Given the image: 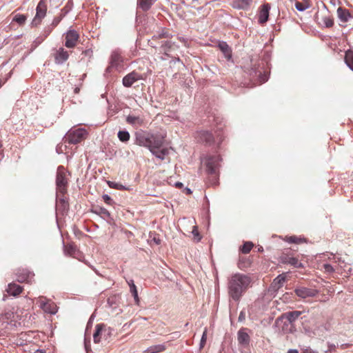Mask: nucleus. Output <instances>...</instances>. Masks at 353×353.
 Listing matches in <instances>:
<instances>
[{"mask_svg":"<svg viewBox=\"0 0 353 353\" xmlns=\"http://www.w3.org/2000/svg\"><path fill=\"white\" fill-rule=\"evenodd\" d=\"M251 278L244 274L236 273L228 279V290L229 296L234 301H239L250 287Z\"/></svg>","mask_w":353,"mask_h":353,"instance_id":"1","label":"nucleus"},{"mask_svg":"<svg viewBox=\"0 0 353 353\" xmlns=\"http://www.w3.org/2000/svg\"><path fill=\"white\" fill-rule=\"evenodd\" d=\"M88 132L83 128L70 129L65 135L63 141L69 144H77L88 137Z\"/></svg>","mask_w":353,"mask_h":353,"instance_id":"2","label":"nucleus"},{"mask_svg":"<svg viewBox=\"0 0 353 353\" xmlns=\"http://www.w3.org/2000/svg\"><path fill=\"white\" fill-rule=\"evenodd\" d=\"M68 184L67 172L63 166H59L56 178L57 192L66 193Z\"/></svg>","mask_w":353,"mask_h":353,"instance_id":"3","label":"nucleus"},{"mask_svg":"<svg viewBox=\"0 0 353 353\" xmlns=\"http://www.w3.org/2000/svg\"><path fill=\"white\" fill-rule=\"evenodd\" d=\"M221 160V159L219 155H215L209 157L206 161L207 171L214 179H216L219 176V168Z\"/></svg>","mask_w":353,"mask_h":353,"instance_id":"4","label":"nucleus"},{"mask_svg":"<svg viewBox=\"0 0 353 353\" xmlns=\"http://www.w3.org/2000/svg\"><path fill=\"white\" fill-rule=\"evenodd\" d=\"M37 303L46 313L54 314L57 312V305L52 301L48 299L46 297H39Z\"/></svg>","mask_w":353,"mask_h":353,"instance_id":"5","label":"nucleus"},{"mask_svg":"<svg viewBox=\"0 0 353 353\" xmlns=\"http://www.w3.org/2000/svg\"><path fill=\"white\" fill-rule=\"evenodd\" d=\"M123 58L121 55V52L119 50H114L110 58V63L107 68V71L110 72L112 69H118L122 67Z\"/></svg>","mask_w":353,"mask_h":353,"instance_id":"6","label":"nucleus"},{"mask_svg":"<svg viewBox=\"0 0 353 353\" xmlns=\"http://www.w3.org/2000/svg\"><path fill=\"white\" fill-rule=\"evenodd\" d=\"M36 15L32 21V23L35 26L39 25L41 20L45 17L47 12L46 0H40L37 6Z\"/></svg>","mask_w":353,"mask_h":353,"instance_id":"7","label":"nucleus"},{"mask_svg":"<svg viewBox=\"0 0 353 353\" xmlns=\"http://www.w3.org/2000/svg\"><path fill=\"white\" fill-rule=\"evenodd\" d=\"M79 34L74 30H69L65 34V46L68 48H74L79 40Z\"/></svg>","mask_w":353,"mask_h":353,"instance_id":"8","label":"nucleus"},{"mask_svg":"<svg viewBox=\"0 0 353 353\" xmlns=\"http://www.w3.org/2000/svg\"><path fill=\"white\" fill-rule=\"evenodd\" d=\"M17 281L20 283H27L32 284L34 281V272L28 269H20L17 273Z\"/></svg>","mask_w":353,"mask_h":353,"instance_id":"9","label":"nucleus"},{"mask_svg":"<svg viewBox=\"0 0 353 353\" xmlns=\"http://www.w3.org/2000/svg\"><path fill=\"white\" fill-rule=\"evenodd\" d=\"M279 261L283 264H290L295 268L303 267L299 259L290 253L283 252L279 257Z\"/></svg>","mask_w":353,"mask_h":353,"instance_id":"10","label":"nucleus"},{"mask_svg":"<svg viewBox=\"0 0 353 353\" xmlns=\"http://www.w3.org/2000/svg\"><path fill=\"white\" fill-rule=\"evenodd\" d=\"M195 139L200 143L211 145L214 143L213 134L207 130L197 131L195 134Z\"/></svg>","mask_w":353,"mask_h":353,"instance_id":"11","label":"nucleus"},{"mask_svg":"<svg viewBox=\"0 0 353 353\" xmlns=\"http://www.w3.org/2000/svg\"><path fill=\"white\" fill-rule=\"evenodd\" d=\"M66 193L57 192V210L62 214L67 212L69 204Z\"/></svg>","mask_w":353,"mask_h":353,"instance_id":"12","label":"nucleus"},{"mask_svg":"<svg viewBox=\"0 0 353 353\" xmlns=\"http://www.w3.org/2000/svg\"><path fill=\"white\" fill-rule=\"evenodd\" d=\"M143 79L142 74L136 71H132L123 78V85L126 88H129L131 87L134 83Z\"/></svg>","mask_w":353,"mask_h":353,"instance_id":"13","label":"nucleus"},{"mask_svg":"<svg viewBox=\"0 0 353 353\" xmlns=\"http://www.w3.org/2000/svg\"><path fill=\"white\" fill-rule=\"evenodd\" d=\"M63 251L65 255L81 260L82 254L74 243L65 244Z\"/></svg>","mask_w":353,"mask_h":353,"instance_id":"14","label":"nucleus"},{"mask_svg":"<svg viewBox=\"0 0 353 353\" xmlns=\"http://www.w3.org/2000/svg\"><path fill=\"white\" fill-rule=\"evenodd\" d=\"M150 140L151 141V143L148 149L151 152L163 147L165 141L164 137L159 134H150Z\"/></svg>","mask_w":353,"mask_h":353,"instance_id":"15","label":"nucleus"},{"mask_svg":"<svg viewBox=\"0 0 353 353\" xmlns=\"http://www.w3.org/2000/svg\"><path fill=\"white\" fill-rule=\"evenodd\" d=\"M69 56V52L65 50L63 48H59V49L56 50L55 52L53 54L54 62L57 64L63 63L68 59Z\"/></svg>","mask_w":353,"mask_h":353,"instance_id":"16","label":"nucleus"},{"mask_svg":"<svg viewBox=\"0 0 353 353\" xmlns=\"http://www.w3.org/2000/svg\"><path fill=\"white\" fill-rule=\"evenodd\" d=\"M295 294L301 299H306L308 297H314L317 294V291L314 289L307 288L301 287L295 289Z\"/></svg>","mask_w":353,"mask_h":353,"instance_id":"17","label":"nucleus"},{"mask_svg":"<svg viewBox=\"0 0 353 353\" xmlns=\"http://www.w3.org/2000/svg\"><path fill=\"white\" fill-rule=\"evenodd\" d=\"M270 5L268 3L261 6L259 12V22L261 24L266 23L269 18Z\"/></svg>","mask_w":353,"mask_h":353,"instance_id":"18","label":"nucleus"},{"mask_svg":"<svg viewBox=\"0 0 353 353\" xmlns=\"http://www.w3.org/2000/svg\"><path fill=\"white\" fill-rule=\"evenodd\" d=\"M246 330V328L240 329L237 334V339L239 345L244 347L248 346L250 342V337Z\"/></svg>","mask_w":353,"mask_h":353,"instance_id":"19","label":"nucleus"},{"mask_svg":"<svg viewBox=\"0 0 353 353\" xmlns=\"http://www.w3.org/2000/svg\"><path fill=\"white\" fill-rule=\"evenodd\" d=\"M105 326L103 324H97L96 330L93 334L94 342L98 343L101 341L104 332H105Z\"/></svg>","mask_w":353,"mask_h":353,"instance_id":"20","label":"nucleus"},{"mask_svg":"<svg viewBox=\"0 0 353 353\" xmlns=\"http://www.w3.org/2000/svg\"><path fill=\"white\" fill-rule=\"evenodd\" d=\"M150 134H140L137 137L136 143L139 146L149 148L151 143Z\"/></svg>","mask_w":353,"mask_h":353,"instance_id":"21","label":"nucleus"},{"mask_svg":"<svg viewBox=\"0 0 353 353\" xmlns=\"http://www.w3.org/2000/svg\"><path fill=\"white\" fill-rule=\"evenodd\" d=\"M337 14L340 20L343 23L347 22L348 20L352 17L349 10L341 7H339L337 9Z\"/></svg>","mask_w":353,"mask_h":353,"instance_id":"22","label":"nucleus"},{"mask_svg":"<svg viewBox=\"0 0 353 353\" xmlns=\"http://www.w3.org/2000/svg\"><path fill=\"white\" fill-rule=\"evenodd\" d=\"M252 0H235L232 2V7L237 9H248L250 4L252 3Z\"/></svg>","mask_w":353,"mask_h":353,"instance_id":"23","label":"nucleus"},{"mask_svg":"<svg viewBox=\"0 0 353 353\" xmlns=\"http://www.w3.org/2000/svg\"><path fill=\"white\" fill-rule=\"evenodd\" d=\"M218 47L226 59H230L232 57V50L226 42H220Z\"/></svg>","mask_w":353,"mask_h":353,"instance_id":"24","label":"nucleus"},{"mask_svg":"<svg viewBox=\"0 0 353 353\" xmlns=\"http://www.w3.org/2000/svg\"><path fill=\"white\" fill-rule=\"evenodd\" d=\"M166 346L165 344L152 345L144 351V353H160L165 351Z\"/></svg>","mask_w":353,"mask_h":353,"instance_id":"25","label":"nucleus"},{"mask_svg":"<svg viewBox=\"0 0 353 353\" xmlns=\"http://www.w3.org/2000/svg\"><path fill=\"white\" fill-rule=\"evenodd\" d=\"M7 292L12 296H17L22 292V288L16 283H10L8 285Z\"/></svg>","mask_w":353,"mask_h":353,"instance_id":"26","label":"nucleus"},{"mask_svg":"<svg viewBox=\"0 0 353 353\" xmlns=\"http://www.w3.org/2000/svg\"><path fill=\"white\" fill-rule=\"evenodd\" d=\"M126 121L129 124L139 126L143 123V119L142 118L134 115H128Z\"/></svg>","mask_w":353,"mask_h":353,"instance_id":"27","label":"nucleus"},{"mask_svg":"<svg viewBox=\"0 0 353 353\" xmlns=\"http://www.w3.org/2000/svg\"><path fill=\"white\" fill-rule=\"evenodd\" d=\"M301 313V311H292L285 313L283 316L292 323L299 317Z\"/></svg>","mask_w":353,"mask_h":353,"instance_id":"28","label":"nucleus"},{"mask_svg":"<svg viewBox=\"0 0 353 353\" xmlns=\"http://www.w3.org/2000/svg\"><path fill=\"white\" fill-rule=\"evenodd\" d=\"M156 157L163 160L165 157L169 154V149L168 148H161L159 150H155V151L152 152Z\"/></svg>","mask_w":353,"mask_h":353,"instance_id":"29","label":"nucleus"},{"mask_svg":"<svg viewBox=\"0 0 353 353\" xmlns=\"http://www.w3.org/2000/svg\"><path fill=\"white\" fill-rule=\"evenodd\" d=\"M170 37L171 35L169 34L168 31L165 29H163L157 35H154L149 42L150 43V45L152 46L154 41L163 38H170Z\"/></svg>","mask_w":353,"mask_h":353,"instance_id":"30","label":"nucleus"},{"mask_svg":"<svg viewBox=\"0 0 353 353\" xmlns=\"http://www.w3.org/2000/svg\"><path fill=\"white\" fill-rule=\"evenodd\" d=\"M154 2V0H138V6L143 11H147L150 8Z\"/></svg>","mask_w":353,"mask_h":353,"instance_id":"31","label":"nucleus"},{"mask_svg":"<svg viewBox=\"0 0 353 353\" xmlns=\"http://www.w3.org/2000/svg\"><path fill=\"white\" fill-rule=\"evenodd\" d=\"M286 280V276L285 274H279L276 278H275L273 281V285L275 288H280L284 282Z\"/></svg>","mask_w":353,"mask_h":353,"instance_id":"32","label":"nucleus"},{"mask_svg":"<svg viewBox=\"0 0 353 353\" xmlns=\"http://www.w3.org/2000/svg\"><path fill=\"white\" fill-rule=\"evenodd\" d=\"M322 21L326 28H331L334 26V18L329 13L322 17Z\"/></svg>","mask_w":353,"mask_h":353,"instance_id":"33","label":"nucleus"},{"mask_svg":"<svg viewBox=\"0 0 353 353\" xmlns=\"http://www.w3.org/2000/svg\"><path fill=\"white\" fill-rule=\"evenodd\" d=\"M345 62L353 70V51L348 50L345 53Z\"/></svg>","mask_w":353,"mask_h":353,"instance_id":"34","label":"nucleus"},{"mask_svg":"<svg viewBox=\"0 0 353 353\" xmlns=\"http://www.w3.org/2000/svg\"><path fill=\"white\" fill-rule=\"evenodd\" d=\"M108 185H109L110 188H114V189H116V190H128V191L131 190L130 187H125V186H124L123 185H122L121 183H116V182H114V181H108Z\"/></svg>","mask_w":353,"mask_h":353,"instance_id":"35","label":"nucleus"},{"mask_svg":"<svg viewBox=\"0 0 353 353\" xmlns=\"http://www.w3.org/2000/svg\"><path fill=\"white\" fill-rule=\"evenodd\" d=\"M254 247V244L251 241H246L243 243L242 247L240 248V250L243 254H248L252 248Z\"/></svg>","mask_w":353,"mask_h":353,"instance_id":"36","label":"nucleus"},{"mask_svg":"<svg viewBox=\"0 0 353 353\" xmlns=\"http://www.w3.org/2000/svg\"><path fill=\"white\" fill-rule=\"evenodd\" d=\"M118 138L122 142H127L130 140V135L128 131L120 130L118 132Z\"/></svg>","mask_w":353,"mask_h":353,"instance_id":"37","label":"nucleus"},{"mask_svg":"<svg viewBox=\"0 0 353 353\" xmlns=\"http://www.w3.org/2000/svg\"><path fill=\"white\" fill-rule=\"evenodd\" d=\"M27 19V17L24 14H17L14 15L12 21L17 23L19 25H23Z\"/></svg>","mask_w":353,"mask_h":353,"instance_id":"38","label":"nucleus"},{"mask_svg":"<svg viewBox=\"0 0 353 353\" xmlns=\"http://www.w3.org/2000/svg\"><path fill=\"white\" fill-rule=\"evenodd\" d=\"M12 315L10 313H6L5 314H2L0 317V328L3 329L6 327L8 324V320L9 317Z\"/></svg>","mask_w":353,"mask_h":353,"instance_id":"39","label":"nucleus"},{"mask_svg":"<svg viewBox=\"0 0 353 353\" xmlns=\"http://www.w3.org/2000/svg\"><path fill=\"white\" fill-rule=\"evenodd\" d=\"M129 285L130 287V292L132 294L136 302L139 303V297H138V292L137 290L136 285L134 284L133 281H130V283L129 282Z\"/></svg>","mask_w":353,"mask_h":353,"instance_id":"40","label":"nucleus"},{"mask_svg":"<svg viewBox=\"0 0 353 353\" xmlns=\"http://www.w3.org/2000/svg\"><path fill=\"white\" fill-rule=\"evenodd\" d=\"M174 45V43H172L170 41H164L162 43L161 48L164 50L165 54H167V52H169L172 48Z\"/></svg>","mask_w":353,"mask_h":353,"instance_id":"41","label":"nucleus"},{"mask_svg":"<svg viewBox=\"0 0 353 353\" xmlns=\"http://www.w3.org/2000/svg\"><path fill=\"white\" fill-rule=\"evenodd\" d=\"M286 240L289 243H296V244H299V243H301L303 242V240L301 239L298 238L295 236L286 237Z\"/></svg>","mask_w":353,"mask_h":353,"instance_id":"42","label":"nucleus"},{"mask_svg":"<svg viewBox=\"0 0 353 353\" xmlns=\"http://www.w3.org/2000/svg\"><path fill=\"white\" fill-rule=\"evenodd\" d=\"M206 340H207V330L205 329V330H204V332L203 333L201 339V343H200L201 348L204 347V345L205 344V342H206Z\"/></svg>","mask_w":353,"mask_h":353,"instance_id":"43","label":"nucleus"},{"mask_svg":"<svg viewBox=\"0 0 353 353\" xmlns=\"http://www.w3.org/2000/svg\"><path fill=\"white\" fill-rule=\"evenodd\" d=\"M103 201L105 203H107V204H108L110 205H112L114 203V202H113L112 199H111V197L110 196H108V194H104L103 196Z\"/></svg>","mask_w":353,"mask_h":353,"instance_id":"44","label":"nucleus"},{"mask_svg":"<svg viewBox=\"0 0 353 353\" xmlns=\"http://www.w3.org/2000/svg\"><path fill=\"white\" fill-rule=\"evenodd\" d=\"M323 268L326 272H333L334 271V268L330 264H323Z\"/></svg>","mask_w":353,"mask_h":353,"instance_id":"45","label":"nucleus"},{"mask_svg":"<svg viewBox=\"0 0 353 353\" xmlns=\"http://www.w3.org/2000/svg\"><path fill=\"white\" fill-rule=\"evenodd\" d=\"M295 7L299 11H303L307 8V6L303 5L302 3L300 2H296L295 3Z\"/></svg>","mask_w":353,"mask_h":353,"instance_id":"46","label":"nucleus"},{"mask_svg":"<svg viewBox=\"0 0 353 353\" xmlns=\"http://www.w3.org/2000/svg\"><path fill=\"white\" fill-rule=\"evenodd\" d=\"M101 210L102 214H104L105 216H110V213L106 209L101 208Z\"/></svg>","mask_w":353,"mask_h":353,"instance_id":"47","label":"nucleus"},{"mask_svg":"<svg viewBox=\"0 0 353 353\" xmlns=\"http://www.w3.org/2000/svg\"><path fill=\"white\" fill-rule=\"evenodd\" d=\"M60 21H61V19L55 18V19H54L53 22H52V24H53L54 26H57V25H58V23L60 22Z\"/></svg>","mask_w":353,"mask_h":353,"instance_id":"48","label":"nucleus"},{"mask_svg":"<svg viewBox=\"0 0 353 353\" xmlns=\"http://www.w3.org/2000/svg\"><path fill=\"white\" fill-rule=\"evenodd\" d=\"M197 2H198V0H191V1L190 2V3L192 6L195 7V6H196V3H197Z\"/></svg>","mask_w":353,"mask_h":353,"instance_id":"49","label":"nucleus"},{"mask_svg":"<svg viewBox=\"0 0 353 353\" xmlns=\"http://www.w3.org/2000/svg\"><path fill=\"white\" fill-rule=\"evenodd\" d=\"M192 233L194 234V236H196V235H198V234H199V233H198V231H197V229H196V226H194V229H193V230H192Z\"/></svg>","mask_w":353,"mask_h":353,"instance_id":"50","label":"nucleus"},{"mask_svg":"<svg viewBox=\"0 0 353 353\" xmlns=\"http://www.w3.org/2000/svg\"><path fill=\"white\" fill-rule=\"evenodd\" d=\"M288 353H299L297 350L290 349L288 351Z\"/></svg>","mask_w":353,"mask_h":353,"instance_id":"51","label":"nucleus"},{"mask_svg":"<svg viewBox=\"0 0 353 353\" xmlns=\"http://www.w3.org/2000/svg\"><path fill=\"white\" fill-rule=\"evenodd\" d=\"M242 261H243V258H241V259H239V268H243L246 267V265H241V262H242Z\"/></svg>","mask_w":353,"mask_h":353,"instance_id":"52","label":"nucleus"},{"mask_svg":"<svg viewBox=\"0 0 353 353\" xmlns=\"http://www.w3.org/2000/svg\"><path fill=\"white\" fill-rule=\"evenodd\" d=\"M153 240L157 244H160L161 243V240L159 239L154 238Z\"/></svg>","mask_w":353,"mask_h":353,"instance_id":"53","label":"nucleus"},{"mask_svg":"<svg viewBox=\"0 0 353 353\" xmlns=\"http://www.w3.org/2000/svg\"><path fill=\"white\" fill-rule=\"evenodd\" d=\"M34 353H46V352L43 350H37Z\"/></svg>","mask_w":353,"mask_h":353,"instance_id":"54","label":"nucleus"},{"mask_svg":"<svg viewBox=\"0 0 353 353\" xmlns=\"http://www.w3.org/2000/svg\"><path fill=\"white\" fill-rule=\"evenodd\" d=\"M79 90H79V88H76L74 89V92H75V93H79Z\"/></svg>","mask_w":353,"mask_h":353,"instance_id":"55","label":"nucleus"},{"mask_svg":"<svg viewBox=\"0 0 353 353\" xmlns=\"http://www.w3.org/2000/svg\"><path fill=\"white\" fill-rule=\"evenodd\" d=\"M303 353H310V350H308V349H305L304 351H303Z\"/></svg>","mask_w":353,"mask_h":353,"instance_id":"56","label":"nucleus"},{"mask_svg":"<svg viewBox=\"0 0 353 353\" xmlns=\"http://www.w3.org/2000/svg\"><path fill=\"white\" fill-rule=\"evenodd\" d=\"M176 185H177V186H181V185H182V183H176Z\"/></svg>","mask_w":353,"mask_h":353,"instance_id":"57","label":"nucleus"},{"mask_svg":"<svg viewBox=\"0 0 353 353\" xmlns=\"http://www.w3.org/2000/svg\"><path fill=\"white\" fill-rule=\"evenodd\" d=\"M259 252H262V251H263V248H262V247H261L260 248H259Z\"/></svg>","mask_w":353,"mask_h":353,"instance_id":"58","label":"nucleus"},{"mask_svg":"<svg viewBox=\"0 0 353 353\" xmlns=\"http://www.w3.org/2000/svg\"><path fill=\"white\" fill-rule=\"evenodd\" d=\"M2 145L0 143V148H1Z\"/></svg>","mask_w":353,"mask_h":353,"instance_id":"59","label":"nucleus"}]
</instances>
